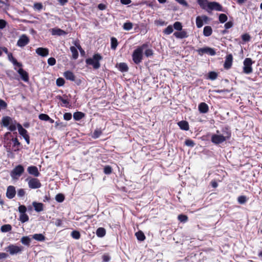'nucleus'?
Listing matches in <instances>:
<instances>
[{
	"mask_svg": "<svg viewBox=\"0 0 262 262\" xmlns=\"http://www.w3.org/2000/svg\"><path fill=\"white\" fill-rule=\"evenodd\" d=\"M56 85L58 86H63L65 83V80L63 78H58L56 81Z\"/></svg>",
	"mask_w": 262,
	"mask_h": 262,
	"instance_id": "51",
	"label": "nucleus"
},
{
	"mask_svg": "<svg viewBox=\"0 0 262 262\" xmlns=\"http://www.w3.org/2000/svg\"><path fill=\"white\" fill-rule=\"evenodd\" d=\"M28 172L35 177H38L40 173L38 171L37 167L35 166H30L27 168Z\"/></svg>",
	"mask_w": 262,
	"mask_h": 262,
	"instance_id": "14",
	"label": "nucleus"
},
{
	"mask_svg": "<svg viewBox=\"0 0 262 262\" xmlns=\"http://www.w3.org/2000/svg\"><path fill=\"white\" fill-rule=\"evenodd\" d=\"M197 3L202 9L205 10L208 12H209L208 5L210 2H208V0H197Z\"/></svg>",
	"mask_w": 262,
	"mask_h": 262,
	"instance_id": "20",
	"label": "nucleus"
},
{
	"mask_svg": "<svg viewBox=\"0 0 262 262\" xmlns=\"http://www.w3.org/2000/svg\"><path fill=\"white\" fill-rule=\"evenodd\" d=\"M237 201L239 204H243L247 202V199L245 195H240L238 197Z\"/></svg>",
	"mask_w": 262,
	"mask_h": 262,
	"instance_id": "50",
	"label": "nucleus"
},
{
	"mask_svg": "<svg viewBox=\"0 0 262 262\" xmlns=\"http://www.w3.org/2000/svg\"><path fill=\"white\" fill-rule=\"evenodd\" d=\"M18 211L20 213L19 220L21 223L27 222L29 220V216L26 214L27 207L24 205H20L18 208Z\"/></svg>",
	"mask_w": 262,
	"mask_h": 262,
	"instance_id": "5",
	"label": "nucleus"
},
{
	"mask_svg": "<svg viewBox=\"0 0 262 262\" xmlns=\"http://www.w3.org/2000/svg\"><path fill=\"white\" fill-rule=\"evenodd\" d=\"M24 248L22 246H18L16 245L10 244L5 248L7 252H9L10 254L14 255L20 253L23 251Z\"/></svg>",
	"mask_w": 262,
	"mask_h": 262,
	"instance_id": "7",
	"label": "nucleus"
},
{
	"mask_svg": "<svg viewBox=\"0 0 262 262\" xmlns=\"http://www.w3.org/2000/svg\"><path fill=\"white\" fill-rule=\"evenodd\" d=\"M185 144L188 146L193 147L194 146V143L193 140L190 139L186 140L185 141Z\"/></svg>",
	"mask_w": 262,
	"mask_h": 262,
	"instance_id": "56",
	"label": "nucleus"
},
{
	"mask_svg": "<svg viewBox=\"0 0 262 262\" xmlns=\"http://www.w3.org/2000/svg\"><path fill=\"white\" fill-rule=\"evenodd\" d=\"M208 10L209 12L212 10H216L219 11H224L222 6L219 3L216 2H211L208 5Z\"/></svg>",
	"mask_w": 262,
	"mask_h": 262,
	"instance_id": "11",
	"label": "nucleus"
},
{
	"mask_svg": "<svg viewBox=\"0 0 262 262\" xmlns=\"http://www.w3.org/2000/svg\"><path fill=\"white\" fill-rule=\"evenodd\" d=\"M11 121V118L10 117H9V116L4 117L2 120V125H3L5 127H7L10 124Z\"/></svg>",
	"mask_w": 262,
	"mask_h": 262,
	"instance_id": "32",
	"label": "nucleus"
},
{
	"mask_svg": "<svg viewBox=\"0 0 262 262\" xmlns=\"http://www.w3.org/2000/svg\"><path fill=\"white\" fill-rule=\"evenodd\" d=\"M72 114L70 113H66L63 115V119L65 120L69 121L72 119Z\"/></svg>",
	"mask_w": 262,
	"mask_h": 262,
	"instance_id": "59",
	"label": "nucleus"
},
{
	"mask_svg": "<svg viewBox=\"0 0 262 262\" xmlns=\"http://www.w3.org/2000/svg\"><path fill=\"white\" fill-rule=\"evenodd\" d=\"M227 19L228 17L225 14L222 13L220 14L219 17V20L221 23L223 24L225 23L227 20Z\"/></svg>",
	"mask_w": 262,
	"mask_h": 262,
	"instance_id": "45",
	"label": "nucleus"
},
{
	"mask_svg": "<svg viewBox=\"0 0 262 262\" xmlns=\"http://www.w3.org/2000/svg\"><path fill=\"white\" fill-rule=\"evenodd\" d=\"M144 54L147 57H150L154 54L153 51L151 49H146L145 51Z\"/></svg>",
	"mask_w": 262,
	"mask_h": 262,
	"instance_id": "55",
	"label": "nucleus"
},
{
	"mask_svg": "<svg viewBox=\"0 0 262 262\" xmlns=\"http://www.w3.org/2000/svg\"><path fill=\"white\" fill-rule=\"evenodd\" d=\"M133 24L130 22L125 23L123 25V29L125 30L129 31L133 28Z\"/></svg>",
	"mask_w": 262,
	"mask_h": 262,
	"instance_id": "49",
	"label": "nucleus"
},
{
	"mask_svg": "<svg viewBox=\"0 0 262 262\" xmlns=\"http://www.w3.org/2000/svg\"><path fill=\"white\" fill-rule=\"evenodd\" d=\"M111 49L115 50L117 47L118 45L117 39L115 37H112L111 38Z\"/></svg>",
	"mask_w": 262,
	"mask_h": 262,
	"instance_id": "37",
	"label": "nucleus"
},
{
	"mask_svg": "<svg viewBox=\"0 0 262 262\" xmlns=\"http://www.w3.org/2000/svg\"><path fill=\"white\" fill-rule=\"evenodd\" d=\"M21 145L17 138V133L11 134L10 132H7L4 136V146L8 152L11 153L12 151H17L19 150Z\"/></svg>",
	"mask_w": 262,
	"mask_h": 262,
	"instance_id": "1",
	"label": "nucleus"
},
{
	"mask_svg": "<svg viewBox=\"0 0 262 262\" xmlns=\"http://www.w3.org/2000/svg\"><path fill=\"white\" fill-rule=\"evenodd\" d=\"M222 132L223 135L213 134L212 135L211 141L213 143L218 145L230 138L231 133L228 127L223 128Z\"/></svg>",
	"mask_w": 262,
	"mask_h": 262,
	"instance_id": "2",
	"label": "nucleus"
},
{
	"mask_svg": "<svg viewBox=\"0 0 262 262\" xmlns=\"http://www.w3.org/2000/svg\"><path fill=\"white\" fill-rule=\"evenodd\" d=\"M25 169L21 165H18L11 171V176L13 178L19 177L24 172Z\"/></svg>",
	"mask_w": 262,
	"mask_h": 262,
	"instance_id": "9",
	"label": "nucleus"
},
{
	"mask_svg": "<svg viewBox=\"0 0 262 262\" xmlns=\"http://www.w3.org/2000/svg\"><path fill=\"white\" fill-rule=\"evenodd\" d=\"M252 60L250 58H246L244 61L243 72L246 74H250L252 72Z\"/></svg>",
	"mask_w": 262,
	"mask_h": 262,
	"instance_id": "8",
	"label": "nucleus"
},
{
	"mask_svg": "<svg viewBox=\"0 0 262 262\" xmlns=\"http://www.w3.org/2000/svg\"><path fill=\"white\" fill-rule=\"evenodd\" d=\"M218 74L216 72L211 71L208 73L207 78L211 80L216 79L217 77Z\"/></svg>",
	"mask_w": 262,
	"mask_h": 262,
	"instance_id": "39",
	"label": "nucleus"
},
{
	"mask_svg": "<svg viewBox=\"0 0 262 262\" xmlns=\"http://www.w3.org/2000/svg\"><path fill=\"white\" fill-rule=\"evenodd\" d=\"M17 127H18V130L19 133L23 137L24 136H25V135L28 134L27 130L26 129H25V128H24L23 127V126L21 125V124H20L19 123L17 124Z\"/></svg>",
	"mask_w": 262,
	"mask_h": 262,
	"instance_id": "38",
	"label": "nucleus"
},
{
	"mask_svg": "<svg viewBox=\"0 0 262 262\" xmlns=\"http://www.w3.org/2000/svg\"><path fill=\"white\" fill-rule=\"evenodd\" d=\"M241 37H242L243 41H244L245 42H248V41H250V38H251L250 35L248 33H245V34H243L242 35Z\"/></svg>",
	"mask_w": 262,
	"mask_h": 262,
	"instance_id": "53",
	"label": "nucleus"
},
{
	"mask_svg": "<svg viewBox=\"0 0 262 262\" xmlns=\"http://www.w3.org/2000/svg\"><path fill=\"white\" fill-rule=\"evenodd\" d=\"M173 35L177 38L180 39H183L188 37V35L185 30H182L181 31L175 32L173 33Z\"/></svg>",
	"mask_w": 262,
	"mask_h": 262,
	"instance_id": "18",
	"label": "nucleus"
},
{
	"mask_svg": "<svg viewBox=\"0 0 262 262\" xmlns=\"http://www.w3.org/2000/svg\"><path fill=\"white\" fill-rule=\"evenodd\" d=\"M85 116L84 113L81 112H76L73 114V118L76 121H79L84 118Z\"/></svg>",
	"mask_w": 262,
	"mask_h": 262,
	"instance_id": "31",
	"label": "nucleus"
},
{
	"mask_svg": "<svg viewBox=\"0 0 262 262\" xmlns=\"http://www.w3.org/2000/svg\"><path fill=\"white\" fill-rule=\"evenodd\" d=\"M198 110L200 113L206 114L209 112V106L205 102H201L198 105Z\"/></svg>",
	"mask_w": 262,
	"mask_h": 262,
	"instance_id": "17",
	"label": "nucleus"
},
{
	"mask_svg": "<svg viewBox=\"0 0 262 262\" xmlns=\"http://www.w3.org/2000/svg\"><path fill=\"white\" fill-rule=\"evenodd\" d=\"M96 234L98 237H103L106 234V230L103 227H99L97 229Z\"/></svg>",
	"mask_w": 262,
	"mask_h": 262,
	"instance_id": "30",
	"label": "nucleus"
},
{
	"mask_svg": "<svg viewBox=\"0 0 262 262\" xmlns=\"http://www.w3.org/2000/svg\"><path fill=\"white\" fill-rule=\"evenodd\" d=\"M1 230L3 232H9L12 230V226L10 224L4 225L1 227Z\"/></svg>",
	"mask_w": 262,
	"mask_h": 262,
	"instance_id": "40",
	"label": "nucleus"
},
{
	"mask_svg": "<svg viewBox=\"0 0 262 262\" xmlns=\"http://www.w3.org/2000/svg\"><path fill=\"white\" fill-rule=\"evenodd\" d=\"M8 57L9 60L13 63L14 66L19 68L23 66L21 63L18 62L17 60L13 56L12 53H9L8 54Z\"/></svg>",
	"mask_w": 262,
	"mask_h": 262,
	"instance_id": "22",
	"label": "nucleus"
},
{
	"mask_svg": "<svg viewBox=\"0 0 262 262\" xmlns=\"http://www.w3.org/2000/svg\"><path fill=\"white\" fill-rule=\"evenodd\" d=\"M43 8V6L41 3H35L34 4L33 8L35 10L40 11Z\"/></svg>",
	"mask_w": 262,
	"mask_h": 262,
	"instance_id": "52",
	"label": "nucleus"
},
{
	"mask_svg": "<svg viewBox=\"0 0 262 262\" xmlns=\"http://www.w3.org/2000/svg\"><path fill=\"white\" fill-rule=\"evenodd\" d=\"M102 56L99 53L94 54L92 58H88L85 60L87 65L92 66L93 69H98L100 67V61L102 59Z\"/></svg>",
	"mask_w": 262,
	"mask_h": 262,
	"instance_id": "4",
	"label": "nucleus"
},
{
	"mask_svg": "<svg viewBox=\"0 0 262 262\" xmlns=\"http://www.w3.org/2000/svg\"><path fill=\"white\" fill-rule=\"evenodd\" d=\"M70 51H71L72 53V57L74 59H76L78 57V52L76 48L74 46H71L70 47Z\"/></svg>",
	"mask_w": 262,
	"mask_h": 262,
	"instance_id": "36",
	"label": "nucleus"
},
{
	"mask_svg": "<svg viewBox=\"0 0 262 262\" xmlns=\"http://www.w3.org/2000/svg\"><path fill=\"white\" fill-rule=\"evenodd\" d=\"M36 53L42 57H46L49 55V51L47 48L39 47L36 49Z\"/></svg>",
	"mask_w": 262,
	"mask_h": 262,
	"instance_id": "19",
	"label": "nucleus"
},
{
	"mask_svg": "<svg viewBox=\"0 0 262 262\" xmlns=\"http://www.w3.org/2000/svg\"><path fill=\"white\" fill-rule=\"evenodd\" d=\"M208 17L206 15L202 16H198L196 18V25L198 28H201L203 26V21L208 20Z\"/></svg>",
	"mask_w": 262,
	"mask_h": 262,
	"instance_id": "16",
	"label": "nucleus"
},
{
	"mask_svg": "<svg viewBox=\"0 0 262 262\" xmlns=\"http://www.w3.org/2000/svg\"><path fill=\"white\" fill-rule=\"evenodd\" d=\"M20 242L23 245L29 247L30 245L31 239L29 236H23Z\"/></svg>",
	"mask_w": 262,
	"mask_h": 262,
	"instance_id": "33",
	"label": "nucleus"
},
{
	"mask_svg": "<svg viewBox=\"0 0 262 262\" xmlns=\"http://www.w3.org/2000/svg\"><path fill=\"white\" fill-rule=\"evenodd\" d=\"M56 62V59L54 57H50L48 59V63L51 66L55 65Z\"/></svg>",
	"mask_w": 262,
	"mask_h": 262,
	"instance_id": "58",
	"label": "nucleus"
},
{
	"mask_svg": "<svg viewBox=\"0 0 262 262\" xmlns=\"http://www.w3.org/2000/svg\"><path fill=\"white\" fill-rule=\"evenodd\" d=\"M178 125L181 129L183 130H188L189 129V123L187 121L182 120L178 122Z\"/></svg>",
	"mask_w": 262,
	"mask_h": 262,
	"instance_id": "21",
	"label": "nucleus"
},
{
	"mask_svg": "<svg viewBox=\"0 0 262 262\" xmlns=\"http://www.w3.org/2000/svg\"><path fill=\"white\" fill-rule=\"evenodd\" d=\"M178 219L180 222L186 223L188 220V217L186 215L181 214L178 215Z\"/></svg>",
	"mask_w": 262,
	"mask_h": 262,
	"instance_id": "42",
	"label": "nucleus"
},
{
	"mask_svg": "<svg viewBox=\"0 0 262 262\" xmlns=\"http://www.w3.org/2000/svg\"><path fill=\"white\" fill-rule=\"evenodd\" d=\"M17 72L24 81L27 82L29 80L28 74L26 71L24 70V69L19 68Z\"/></svg>",
	"mask_w": 262,
	"mask_h": 262,
	"instance_id": "25",
	"label": "nucleus"
},
{
	"mask_svg": "<svg viewBox=\"0 0 262 262\" xmlns=\"http://www.w3.org/2000/svg\"><path fill=\"white\" fill-rule=\"evenodd\" d=\"M233 26V23L232 21H228L225 24V29H230L231 28V27H232Z\"/></svg>",
	"mask_w": 262,
	"mask_h": 262,
	"instance_id": "61",
	"label": "nucleus"
},
{
	"mask_svg": "<svg viewBox=\"0 0 262 262\" xmlns=\"http://www.w3.org/2000/svg\"><path fill=\"white\" fill-rule=\"evenodd\" d=\"M147 47H148V45L147 43H143L141 46L138 47L134 51L132 54V58L135 63L138 64L142 62L143 57V50Z\"/></svg>",
	"mask_w": 262,
	"mask_h": 262,
	"instance_id": "3",
	"label": "nucleus"
},
{
	"mask_svg": "<svg viewBox=\"0 0 262 262\" xmlns=\"http://www.w3.org/2000/svg\"><path fill=\"white\" fill-rule=\"evenodd\" d=\"M28 182L29 187L30 189H37L41 186V184L39 179L36 178H28L26 179Z\"/></svg>",
	"mask_w": 262,
	"mask_h": 262,
	"instance_id": "6",
	"label": "nucleus"
},
{
	"mask_svg": "<svg viewBox=\"0 0 262 262\" xmlns=\"http://www.w3.org/2000/svg\"><path fill=\"white\" fill-rule=\"evenodd\" d=\"M33 238L37 241H43L45 239V236L41 233L34 234Z\"/></svg>",
	"mask_w": 262,
	"mask_h": 262,
	"instance_id": "41",
	"label": "nucleus"
},
{
	"mask_svg": "<svg viewBox=\"0 0 262 262\" xmlns=\"http://www.w3.org/2000/svg\"><path fill=\"white\" fill-rule=\"evenodd\" d=\"M137 239L139 241H143L145 239V236L142 231H139L135 233Z\"/></svg>",
	"mask_w": 262,
	"mask_h": 262,
	"instance_id": "34",
	"label": "nucleus"
},
{
	"mask_svg": "<svg viewBox=\"0 0 262 262\" xmlns=\"http://www.w3.org/2000/svg\"><path fill=\"white\" fill-rule=\"evenodd\" d=\"M49 115L46 114H40L38 116V118L40 120L46 121L49 119Z\"/></svg>",
	"mask_w": 262,
	"mask_h": 262,
	"instance_id": "54",
	"label": "nucleus"
},
{
	"mask_svg": "<svg viewBox=\"0 0 262 262\" xmlns=\"http://www.w3.org/2000/svg\"><path fill=\"white\" fill-rule=\"evenodd\" d=\"M56 99H58L59 101H60L62 102V103L61 104V105L62 106L70 107L71 106L70 105L69 100L68 99H64L61 96H60V95L57 96Z\"/></svg>",
	"mask_w": 262,
	"mask_h": 262,
	"instance_id": "26",
	"label": "nucleus"
},
{
	"mask_svg": "<svg viewBox=\"0 0 262 262\" xmlns=\"http://www.w3.org/2000/svg\"><path fill=\"white\" fill-rule=\"evenodd\" d=\"M52 35H65L67 33L63 30L59 28H53L52 29Z\"/></svg>",
	"mask_w": 262,
	"mask_h": 262,
	"instance_id": "29",
	"label": "nucleus"
},
{
	"mask_svg": "<svg viewBox=\"0 0 262 262\" xmlns=\"http://www.w3.org/2000/svg\"><path fill=\"white\" fill-rule=\"evenodd\" d=\"M119 70L122 72H127L128 70V67L126 63L121 62L119 64Z\"/></svg>",
	"mask_w": 262,
	"mask_h": 262,
	"instance_id": "35",
	"label": "nucleus"
},
{
	"mask_svg": "<svg viewBox=\"0 0 262 262\" xmlns=\"http://www.w3.org/2000/svg\"><path fill=\"white\" fill-rule=\"evenodd\" d=\"M173 28L177 31H181L182 30V23L179 21H176L173 24Z\"/></svg>",
	"mask_w": 262,
	"mask_h": 262,
	"instance_id": "47",
	"label": "nucleus"
},
{
	"mask_svg": "<svg viewBox=\"0 0 262 262\" xmlns=\"http://www.w3.org/2000/svg\"><path fill=\"white\" fill-rule=\"evenodd\" d=\"M7 106V103L4 100L0 99V107L2 108H6Z\"/></svg>",
	"mask_w": 262,
	"mask_h": 262,
	"instance_id": "63",
	"label": "nucleus"
},
{
	"mask_svg": "<svg viewBox=\"0 0 262 262\" xmlns=\"http://www.w3.org/2000/svg\"><path fill=\"white\" fill-rule=\"evenodd\" d=\"M25 194V191L24 189L21 188L18 190L17 195L19 197L24 196Z\"/></svg>",
	"mask_w": 262,
	"mask_h": 262,
	"instance_id": "62",
	"label": "nucleus"
},
{
	"mask_svg": "<svg viewBox=\"0 0 262 262\" xmlns=\"http://www.w3.org/2000/svg\"><path fill=\"white\" fill-rule=\"evenodd\" d=\"M113 169L110 165H106L103 168V172L106 174H110L112 173Z\"/></svg>",
	"mask_w": 262,
	"mask_h": 262,
	"instance_id": "46",
	"label": "nucleus"
},
{
	"mask_svg": "<svg viewBox=\"0 0 262 262\" xmlns=\"http://www.w3.org/2000/svg\"><path fill=\"white\" fill-rule=\"evenodd\" d=\"M212 33V28L209 26H205L203 29V35L205 36L208 37Z\"/></svg>",
	"mask_w": 262,
	"mask_h": 262,
	"instance_id": "28",
	"label": "nucleus"
},
{
	"mask_svg": "<svg viewBox=\"0 0 262 262\" xmlns=\"http://www.w3.org/2000/svg\"><path fill=\"white\" fill-rule=\"evenodd\" d=\"M32 205L34 208V210L37 212H39L43 210L44 205L42 203L33 202L32 203Z\"/></svg>",
	"mask_w": 262,
	"mask_h": 262,
	"instance_id": "24",
	"label": "nucleus"
},
{
	"mask_svg": "<svg viewBox=\"0 0 262 262\" xmlns=\"http://www.w3.org/2000/svg\"><path fill=\"white\" fill-rule=\"evenodd\" d=\"M63 76L67 79L72 81H75V76L74 73L70 71H67L64 72Z\"/></svg>",
	"mask_w": 262,
	"mask_h": 262,
	"instance_id": "23",
	"label": "nucleus"
},
{
	"mask_svg": "<svg viewBox=\"0 0 262 262\" xmlns=\"http://www.w3.org/2000/svg\"><path fill=\"white\" fill-rule=\"evenodd\" d=\"M102 258L103 262H108L111 259V257L108 254H103L102 256Z\"/></svg>",
	"mask_w": 262,
	"mask_h": 262,
	"instance_id": "57",
	"label": "nucleus"
},
{
	"mask_svg": "<svg viewBox=\"0 0 262 262\" xmlns=\"http://www.w3.org/2000/svg\"><path fill=\"white\" fill-rule=\"evenodd\" d=\"M7 21L4 19H0V29H3L6 27Z\"/></svg>",
	"mask_w": 262,
	"mask_h": 262,
	"instance_id": "60",
	"label": "nucleus"
},
{
	"mask_svg": "<svg viewBox=\"0 0 262 262\" xmlns=\"http://www.w3.org/2000/svg\"><path fill=\"white\" fill-rule=\"evenodd\" d=\"M29 42V38L26 35H22L17 42V45L20 47H24Z\"/></svg>",
	"mask_w": 262,
	"mask_h": 262,
	"instance_id": "13",
	"label": "nucleus"
},
{
	"mask_svg": "<svg viewBox=\"0 0 262 262\" xmlns=\"http://www.w3.org/2000/svg\"><path fill=\"white\" fill-rule=\"evenodd\" d=\"M55 200L59 203L62 202L64 200V196L62 193H58L55 196Z\"/></svg>",
	"mask_w": 262,
	"mask_h": 262,
	"instance_id": "48",
	"label": "nucleus"
},
{
	"mask_svg": "<svg viewBox=\"0 0 262 262\" xmlns=\"http://www.w3.org/2000/svg\"><path fill=\"white\" fill-rule=\"evenodd\" d=\"M71 236L75 239H79L80 238L81 234L78 231L74 230L71 233Z\"/></svg>",
	"mask_w": 262,
	"mask_h": 262,
	"instance_id": "44",
	"label": "nucleus"
},
{
	"mask_svg": "<svg viewBox=\"0 0 262 262\" xmlns=\"http://www.w3.org/2000/svg\"><path fill=\"white\" fill-rule=\"evenodd\" d=\"M104 128L102 129L101 128H96L92 135V137L93 139L98 138L102 134Z\"/></svg>",
	"mask_w": 262,
	"mask_h": 262,
	"instance_id": "27",
	"label": "nucleus"
},
{
	"mask_svg": "<svg viewBox=\"0 0 262 262\" xmlns=\"http://www.w3.org/2000/svg\"><path fill=\"white\" fill-rule=\"evenodd\" d=\"M233 56L231 54H229L225 57V62L224 63V68L226 70L230 69L232 65Z\"/></svg>",
	"mask_w": 262,
	"mask_h": 262,
	"instance_id": "12",
	"label": "nucleus"
},
{
	"mask_svg": "<svg viewBox=\"0 0 262 262\" xmlns=\"http://www.w3.org/2000/svg\"><path fill=\"white\" fill-rule=\"evenodd\" d=\"M62 223V221L60 219H57L56 220L55 224L56 226L59 227L61 226Z\"/></svg>",
	"mask_w": 262,
	"mask_h": 262,
	"instance_id": "64",
	"label": "nucleus"
},
{
	"mask_svg": "<svg viewBox=\"0 0 262 262\" xmlns=\"http://www.w3.org/2000/svg\"><path fill=\"white\" fill-rule=\"evenodd\" d=\"M173 31V27L171 25H169L163 31V33L166 35H169Z\"/></svg>",
	"mask_w": 262,
	"mask_h": 262,
	"instance_id": "43",
	"label": "nucleus"
},
{
	"mask_svg": "<svg viewBox=\"0 0 262 262\" xmlns=\"http://www.w3.org/2000/svg\"><path fill=\"white\" fill-rule=\"evenodd\" d=\"M16 194L15 188L13 186H9L7 187L6 196L9 199H13Z\"/></svg>",
	"mask_w": 262,
	"mask_h": 262,
	"instance_id": "15",
	"label": "nucleus"
},
{
	"mask_svg": "<svg viewBox=\"0 0 262 262\" xmlns=\"http://www.w3.org/2000/svg\"><path fill=\"white\" fill-rule=\"evenodd\" d=\"M197 52L200 55L207 54L211 56H214L216 54L214 49L208 47L200 48L197 50Z\"/></svg>",
	"mask_w": 262,
	"mask_h": 262,
	"instance_id": "10",
	"label": "nucleus"
}]
</instances>
